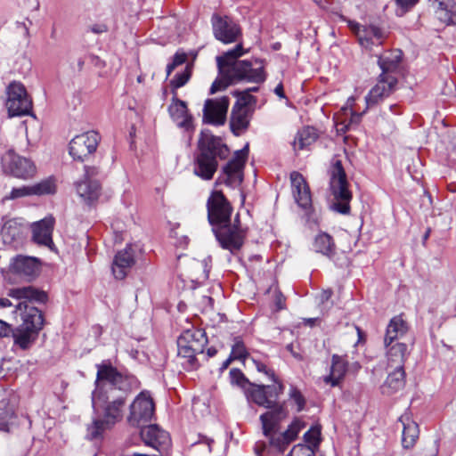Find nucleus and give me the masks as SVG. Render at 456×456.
Segmentation results:
<instances>
[{"label":"nucleus","instance_id":"39","mask_svg":"<svg viewBox=\"0 0 456 456\" xmlns=\"http://www.w3.org/2000/svg\"><path fill=\"white\" fill-rule=\"evenodd\" d=\"M402 59V52L395 50L389 54H384L379 58L378 63L382 69V74L389 75L390 71L395 70Z\"/></svg>","mask_w":456,"mask_h":456},{"label":"nucleus","instance_id":"36","mask_svg":"<svg viewBox=\"0 0 456 456\" xmlns=\"http://www.w3.org/2000/svg\"><path fill=\"white\" fill-rule=\"evenodd\" d=\"M14 345L26 350L31 346L37 338L38 332L33 329H25L19 325L15 330H12Z\"/></svg>","mask_w":456,"mask_h":456},{"label":"nucleus","instance_id":"47","mask_svg":"<svg viewBox=\"0 0 456 456\" xmlns=\"http://www.w3.org/2000/svg\"><path fill=\"white\" fill-rule=\"evenodd\" d=\"M274 383L275 384L273 386H265V388L267 390L268 398L273 400L274 403H277L276 400L278 399L280 395L283 393L284 387L281 382H278L277 379L276 382Z\"/></svg>","mask_w":456,"mask_h":456},{"label":"nucleus","instance_id":"1","mask_svg":"<svg viewBox=\"0 0 456 456\" xmlns=\"http://www.w3.org/2000/svg\"><path fill=\"white\" fill-rule=\"evenodd\" d=\"M139 385L135 377L124 375L111 365H97L92 405L94 412L102 411V416L93 418L87 425L86 437L88 440L102 438L106 430L123 419L126 398Z\"/></svg>","mask_w":456,"mask_h":456},{"label":"nucleus","instance_id":"34","mask_svg":"<svg viewBox=\"0 0 456 456\" xmlns=\"http://www.w3.org/2000/svg\"><path fill=\"white\" fill-rule=\"evenodd\" d=\"M14 404L8 398L0 400V431L10 432L15 424Z\"/></svg>","mask_w":456,"mask_h":456},{"label":"nucleus","instance_id":"27","mask_svg":"<svg viewBox=\"0 0 456 456\" xmlns=\"http://www.w3.org/2000/svg\"><path fill=\"white\" fill-rule=\"evenodd\" d=\"M346 371V360L340 355L333 354L331 358L330 374L323 377V382L330 385L331 387H337L343 380Z\"/></svg>","mask_w":456,"mask_h":456},{"label":"nucleus","instance_id":"45","mask_svg":"<svg viewBox=\"0 0 456 456\" xmlns=\"http://www.w3.org/2000/svg\"><path fill=\"white\" fill-rule=\"evenodd\" d=\"M31 196L29 185H23L18 188H12L11 192L4 196V200H12L20 198Z\"/></svg>","mask_w":456,"mask_h":456},{"label":"nucleus","instance_id":"54","mask_svg":"<svg viewBox=\"0 0 456 456\" xmlns=\"http://www.w3.org/2000/svg\"><path fill=\"white\" fill-rule=\"evenodd\" d=\"M186 61L187 55L184 53H176L173 59V62L176 66L183 64Z\"/></svg>","mask_w":456,"mask_h":456},{"label":"nucleus","instance_id":"32","mask_svg":"<svg viewBox=\"0 0 456 456\" xmlns=\"http://www.w3.org/2000/svg\"><path fill=\"white\" fill-rule=\"evenodd\" d=\"M399 420L403 424V446L404 448H411L419 437L418 424L411 419L409 413L402 415Z\"/></svg>","mask_w":456,"mask_h":456},{"label":"nucleus","instance_id":"24","mask_svg":"<svg viewBox=\"0 0 456 456\" xmlns=\"http://www.w3.org/2000/svg\"><path fill=\"white\" fill-rule=\"evenodd\" d=\"M134 254L131 245L117 253L112 264V273L116 279H124L134 265Z\"/></svg>","mask_w":456,"mask_h":456},{"label":"nucleus","instance_id":"28","mask_svg":"<svg viewBox=\"0 0 456 456\" xmlns=\"http://www.w3.org/2000/svg\"><path fill=\"white\" fill-rule=\"evenodd\" d=\"M385 348L388 364L391 367L403 368L409 354L408 346L405 343L397 341L385 346Z\"/></svg>","mask_w":456,"mask_h":456},{"label":"nucleus","instance_id":"49","mask_svg":"<svg viewBox=\"0 0 456 456\" xmlns=\"http://www.w3.org/2000/svg\"><path fill=\"white\" fill-rule=\"evenodd\" d=\"M289 397L297 404L298 411L303 410V408L305 406V399H304L303 395H301L300 391L297 387H290Z\"/></svg>","mask_w":456,"mask_h":456},{"label":"nucleus","instance_id":"46","mask_svg":"<svg viewBox=\"0 0 456 456\" xmlns=\"http://www.w3.org/2000/svg\"><path fill=\"white\" fill-rule=\"evenodd\" d=\"M191 77V68L189 66H186L185 69L176 74L174 78L171 81V85L175 88H179L183 86L189 80Z\"/></svg>","mask_w":456,"mask_h":456},{"label":"nucleus","instance_id":"2","mask_svg":"<svg viewBox=\"0 0 456 456\" xmlns=\"http://www.w3.org/2000/svg\"><path fill=\"white\" fill-rule=\"evenodd\" d=\"M245 53L242 45L237 44L233 49L216 56L219 75L210 87V94H216L243 80L256 84L265 81V61L259 59L238 61Z\"/></svg>","mask_w":456,"mask_h":456},{"label":"nucleus","instance_id":"26","mask_svg":"<svg viewBox=\"0 0 456 456\" xmlns=\"http://www.w3.org/2000/svg\"><path fill=\"white\" fill-rule=\"evenodd\" d=\"M436 18L446 25L456 23V2L454 0H429Z\"/></svg>","mask_w":456,"mask_h":456},{"label":"nucleus","instance_id":"4","mask_svg":"<svg viewBox=\"0 0 456 456\" xmlns=\"http://www.w3.org/2000/svg\"><path fill=\"white\" fill-rule=\"evenodd\" d=\"M199 150L194 166V174L204 180H211L217 169L216 159H225L230 150L220 137L209 131H202L199 139Z\"/></svg>","mask_w":456,"mask_h":456},{"label":"nucleus","instance_id":"23","mask_svg":"<svg viewBox=\"0 0 456 456\" xmlns=\"http://www.w3.org/2000/svg\"><path fill=\"white\" fill-rule=\"evenodd\" d=\"M268 411L260 416L264 434H270L272 430L279 429V423L287 417V411L282 404L273 403Z\"/></svg>","mask_w":456,"mask_h":456},{"label":"nucleus","instance_id":"19","mask_svg":"<svg viewBox=\"0 0 456 456\" xmlns=\"http://www.w3.org/2000/svg\"><path fill=\"white\" fill-rule=\"evenodd\" d=\"M10 271L27 281H31L39 273V261L32 256H17L10 265Z\"/></svg>","mask_w":456,"mask_h":456},{"label":"nucleus","instance_id":"44","mask_svg":"<svg viewBox=\"0 0 456 456\" xmlns=\"http://www.w3.org/2000/svg\"><path fill=\"white\" fill-rule=\"evenodd\" d=\"M247 355V349L243 342L239 338H235L234 344L232 347L231 358L242 360L245 359Z\"/></svg>","mask_w":456,"mask_h":456},{"label":"nucleus","instance_id":"21","mask_svg":"<svg viewBox=\"0 0 456 456\" xmlns=\"http://www.w3.org/2000/svg\"><path fill=\"white\" fill-rule=\"evenodd\" d=\"M15 313H20L22 320L20 326L39 331L44 325L41 311L26 301L20 302L15 307Z\"/></svg>","mask_w":456,"mask_h":456},{"label":"nucleus","instance_id":"10","mask_svg":"<svg viewBox=\"0 0 456 456\" xmlns=\"http://www.w3.org/2000/svg\"><path fill=\"white\" fill-rule=\"evenodd\" d=\"M155 411V405L151 395L141 392L129 407L127 421L131 426L140 427L151 420Z\"/></svg>","mask_w":456,"mask_h":456},{"label":"nucleus","instance_id":"9","mask_svg":"<svg viewBox=\"0 0 456 456\" xmlns=\"http://www.w3.org/2000/svg\"><path fill=\"white\" fill-rule=\"evenodd\" d=\"M248 154V145L235 151L234 157L224 167L223 174L216 184L224 183L229 187H239L243 181V168Z\"/></svg>","mask_w":456,"mask_h":456},{"label":"nucleus","instance_id":"7","mask_svg":"<svg viewBox=\"0 0 456 456\" xmlns=\"http://www.w3.org/2000/svg\"><path fill=\"white\" fill-rule=\"evenodd\" d=\"M1 166L4 174L21 180L31 179L37 173V167L32 160L20 156L12 150L2 156Z\"/></svg>","mask_w":456,"mask_h":456},{"label":"nucleus","instance_id":"13","mask_svg":"<svg viewBox=\"0 0 456 456\" xmlns=\"http://www.w3.org/2000/svg\"><path fill=\"white\" fill-rule=\"evenodd\" d=\"M99 142L100 135L95 131L76 135L69 142V154L74 159L83 161L96 151Z\"/></svg>","mask_w":456,"mask_h":456},{"label":"nucleus","instance_id":"37","mask_svg":"<svg viewBox=\"0 0 456 456\" xmlns=\"http://www.w3.org/2000/svg\"><path fill=\"white\" fill-rule=\"evenodd\" d=\"M248 110L233 107L231 115L230 126L235 135H240L248 126Z\"/></svg>","mask_w":456,"mask_h":456},{"label":"nucleus","instance_id":"29","mask_svg":"<svg viewBox=\"0 0 456 456\" xmlns=\"http://www.w3.org/2000/svg\"><path fill=\"white\" fill-rule=\"evenodd\" d=\"M168 112L178 126L190 129L191 117L188 114L185 102L174 98L168 107Z\"/></svg>","mask_w":456,"mask_h":456},{"label":"nucleus","instance_id":"52","mask_svg":"<svg viewBox=\"0 0 456 456\" xmlns=\"http://www.w3.org/2000/svg\"><path fill=\"white\" fill-rule=\"evenodd\" d=\"M289 456H313V452L302 446H294L289 453Z\"/></svg>","mask_w":456,"mask_h":456},{"label":"nucleus","instance_id":"60","mask_svg":"<svg viewBox=\"0 0 456 456\" xmlns=\"http://www.w3.org/2000/svg\"><path fill=\"white\" fill-rule=\"evenodd\" d=\"M314 2L322 8H326L329 4L330 0H314Z\"/></svg>","mask_w":456,"mask_h":456},{"label":"nucleus","instance_id":"8","mask_svg":"<svg viewBox=\"0 0 456 456\" xmlns=\"http://www.w3.org/2000/svg\"><path fill=\"white\" fill-rule=\"evenodd\" d=\"M6 95L5 106L10 117L24 116L30 113L32 101L20 82L10 83L6 88Z\"/></svg>","mask_w":456,"mask_h":456},{"label":"nucleus","instance_id":"15","mask_svg":"<svg viewBox=\"0 0 456 456\" xmlns=\"http://www.w3.org/2000/svg\"><path fill=\"white\" fill-rule=\"evenodd\" d=\"M229 98L208 99L203 108V120L212 125H223L226 118Z\"/></svg>","mask_w":456,"mask_h":456},{"label":"nucleus","instance_id":"59","mask_svg":"<svg viewBox=\"0 0 456 456\" xmlns=\"http://www.w3.org/2000/svg\"><path fill=\"white\" fill-rule=\"evenodd\" d=\"M331 294H332V293H331V291H330V290H325V291H323V292L322 293V295H321V299H322V301L323 302V301H327V300H329V299L330 298V297H331Z\"/></svg>","mask_w":456,"mask_h":456},{"label":"nucleus","instance_id":"56","mask_svg":"<svg viewBox=\"0 0 456 456\" xmlns=\"http://www.w3.org/2000/svg\"><path fill=\"white\" fill-rule=\"evenodd\" d=\"M274 93L276 95H278L280 98H284V91H283V86L281 83H280L274 89Z\"/></svg>","mask_w":456,"mask_h":456},{"label":"nucleus","instance_id":"16","mask_svg":"<svg viewBox=\"0 0 456 456\" xmlns=\"http://www.w3.org/2000/svg\"><path fill=\"white\" fill-rule=\"evenodd\" d=\"M144 444L160 452H166L171 445L169 434L157 425L147 426L141 430Z\"/></svg>","mask_w":456,"mask_h":456},{"label":"nucleus","instance_id":"48","mask_svg":"<svg viewBox=\"0 0 456 456\" xmlns=\"http://www.w3.org/2000/svg\"><path fill=\"white\" fill-rule=\"evenodd\" d=\"M397 5L396 14L403 16L406 12L411 9L419 0H395Z\"/></svg>","mask_w":456,"mask_h":456},{"label":"nucleus","instance_id":"3","mask_svg":"<svg viewBox=\"0 0 456 456\" xmlns=\"http://www.w3.org/2000/svg\"><path fill=\"white\" fill-rule=\"evenodd\" d=\"M208 218L212 224L216 240L223 248L238 250L244 242L245 231L240 226L238 217L231 225L232 208L220 191H214L207 201Z\"/></svg>","mask_w":456,"mask_h":456},{"label":"nucleus","instance_id":"6","mask_svg":"<svg viewBox=\"0 0 456 456\" xmlns=\"http://www.w3.org/2000/svg\"><path fill=\"white\" fill-rule=\"evenodd\" d=\"M207 344L208 338L202 330L188 329L177 339L178 355L186 358L187 362L193 367L196 355L203 354Z\"/></svg>","mask_w":456,"mask_h":456},{"label":"nucleus","instance_id":"51","mask_svg":"<svg viewBox=\"0 0 456 456\" xmlns=\"http://www.w3.org/2000/svg\"><path fill=\"white\" fill-rule=\"evenodd\" d=\"M232 380L237 385L242 386L246 381V378L243 373L238 369H232L230 370Z\"/></svg>","mask_w":456,"mask_h":456},{"label":"nucleus","instance_id":"11","mask_svg":"<svg viewBox=\"0 0 456 456\" xmlns=\"http://www.w3.org/2000/svg\"><path fill=\"white\" fill-rule=\"evenodd\" d=\"M341 19L347 22L352 32L357 37L359 44L367 50L372 51L374 46L382 45L387 37V33L377 26H362L358 22L346 20L344 16H341Z\"/></svg>","mask_w":456,"mask_h":456},{"label":"nucleus","instance_id":"33","mask_svg":"<svg viewBox=\"0 0 456 456\" xmlns=\"http://www.w3.org/2000/svg\"><path fill=\"white\" fill-rule=\"evenodd\" d=\"M405 385V372L404 368L395 367V370L390 372L382 386V393L385 395H392Z\"/></svg>","mask_w":456,"mask_h":456},{"label":"nucleus","instance_id":"12","mask_svg":"<svg viewBox=\"0 0 456 456\" xmlns=\"http://www.w3.org/2000/svg\"><path fill=\"white\" fill-rule=\"evenodd\" d=\"M211 24L216 39L224 44H232L238 41L241 36L240 26L228 16L212 15Z\"/></svg>","mask_w":456,"mask_h":456},{"label":"nucleus","instance_id":"18","mask_svg":"<svg viewBox=\"0 0 456 456\" xmlns=\"http://www.w3.org/2000/svg\"><path fill=\"white\" fill-rule=\"evenodd\" d=\"M396 83L397 79L394 76L380 74L378 83L365 97L367 105H375L387 97L395 89Z\"/></svg>","mask_w":456,"mask_h":456},{"label":"nucleus","instance_id":"58","mask_svg":"<svg viewBox=\"0 0 456 456\" xmlns=\"http://www.w3.org/2000/svg\"><path fill=\"white\" fill-rule=\"evenodd\" d=\"M276 305H277V309L278 310L283 309V307H284V298H283L282 295H278L277 296V297H276Z\"/></svg>","mask_w":456,"mask_h":456},{"label":"nucleus","instance_id":"38","mask_svg":"<svg viewBox=\"0 0 456 456\" xmlns=\"http://www.w3.org/2000/svg\"><path fill=\"white\" fill-rule=\"evenodd\" d=\"M317 139V134L314 128L307 126L299 130L293 142V148L297 151H302L313 144Z\"/></svg>","mask_w":456,"mask_h":456},{"label":"nucleus","instance_id":"5","mask_svg":"<svg viewBox=\"0 0 456 456\" xmlns=\"http://www.w3.org/2000/svg\"><path fill=\"white\" fill-rule=\"evenodd\" d=\"M330 188L335 200L331 208L343 215L349 214L352 193L348 190L346 175L339 160L335 162L330 170Z\"/></svg>","mask_w":456,"mask_h":456},{"label":"nucleus","instance_id":"50","mask_svg":"<svg viewBox=\"0 0 456 456\" xmlns=\"http://www.w3.org/2000/svg\"><path fill=\"white\" fill-rule=\"evenodd\" d=\"M252 362L259 372L265 373V375L270 377L272 380H273V382H276V377L274 375V372L272 370L268 369L265 364L255 359H252Z\"/></svg>","mask_w":456,"mask_h":456},{"label":"nucleus","instance_id":"14","mask_svg":"<svg viewBox=\"0 0 456 456\" xmlns=\"http://www.w3.org/2000/svg\"><path fill=\"white\" fill-rule=\"evenodd\" d=\"M304 428V424L297 419L293 421L287 430L280 432L279 429H274L270 434H264L269 440L270 446L282 452L286 447L296 439L300 430Z\"/></svg>","mask_w":456,"mask_h":456},{"label":"nucleus","instance_id":"63","mask_svg":"<svg viewBox=\"0 0 456 456\" xmlns=\"http://www.w3.org/2000/svg\"><path fill=\"white\" fill-rule=\"evenodd\" d=\"M216 354V349H215L214 347H210V348L208 349V357H212Z\"/></svg>","mask_w":456,"mask_h":456},{"label":"nucleus","instance_id":"57","mask_svg":"<svg viewBox=\"0 0 456 456\" xmlns=\"http://www.w3.org/2000/svg\"><path fill=\"white\" fill-rule=\"evenodd\" d=\"M12 305V302L8 298L0 297V309L10 307Z\"/></svg>","mask_w":456,"mask_h":456},{"label":"nucleus","instance_id":"31","mask_svg":"<svg viewBox=\"0 0 456 456\" xmlns=\"http://www.w3.org/2000/svg\"><path fill=\"white\" fill-rule=\"evenodd\" d=\"M7 295L15 299H25L37 303H45L47 299V295L45 291L32 286L10 289Z\"/></svg>","mask_w":456,"mask_h":456},{"label":"nucleus","instance_id":"42","mask_svg":"<svg viewBox=\"0 0 456 456\" xmlns=\"http://www.w3.org/2000/svg\"><path fill=\"white\" fill-rule=\"evenodd\" d=\"M320 436H321V428L318 426L312 427L304 436L305 443L308 444L307 446L300 445L304 448L309 449L313 453L314 450L313 448L318 446L320 443Z\"/></svg>","mask_w":456,"mask_h":456},{"label":"nucleus","instance_id":"30","mask_svg":"<svg viewBox=\"0 0 456 456\" xmlns=\"http://www.w3.org/2000/svg\"><path fill=\"white\" fill-rule=\"evenodd\" d=\"M408 331V325L401 315L393 317L386 330L384 346L397 342Z\"/></svg>","mask_w":456,"mask_h":456},{"label":"nucleus","instance_id":"17","mask_svg":"<svg viewBox=\"0 0 456 456\" xmlns=\"http://www.w3.org/2000/svg\"><path fill=\"white\" fill-rule=\"evenodd\" d=\"M96 174L97 170L95 168L86 167L85 179L76 183L77 194L86 204H93L101 195L99 182L89 178V176Z\"/></svg>","mask_w":456,"mask_h":456},{"label":"nucleus","instance_id":"20","mask_svg":"<svg viewBox=\"0 0 456 456\" xmlns=\"http://www.w3.org/2000/svg\"><path fill=\"white\" fill-rule=\"evenodd\" d=\"M290 181L295 201L301 208L308 212L312 208V198L305 178L300 173L294 171L290 174Z\"/></svg>","mask_w":456,"mask_h":456},{"label":"nucleus","instance_id":"40","mask_svg":"<svg viewBox=\"0 0 456 456\" xmlns=\"http://www.w3.org/2000/svg\"><path fill=\"white\" fill-rule=\"evenodd\" d=\"M31 196L53 195L56 192L57 185L55 179L48 177L40 182L29 185Z\"/></svg>","mask_w":456,"mask_h":456},{"label":"nucleus","instance_id":"22","mask_svg":"<svg viewBox=\"0 0 456 456\" xmlns=\"http://www.w3.org/2000/svg\"><path fill=\"white\" fill-rule=\"evenodd\" d=\"M54 226V218L53 216H48L44 219L32 224V238L33 240L48 248L53 245L52 233Z\"/></svg>","mask_w":456,"mask_h":456},{"label":"nucleus","instance_id":"61","mask_svg":"<svg viewBox=\"0 0 456 456\" xmlns=\"http://www.w3.org/2000/svg\"><path fill=\"white\" fill-rule=\"evenodd\" d=\"M177 66L175 65V63L172 61L170 64L167 66V74L169 76L171 72L176 68Z\"/></svg>","mask_w":456,"mask_h":456},{"label":"nucleus","instance_id":"64","mask_svg":"<svg viewBox=\"0 0 456 456\" xmlns=\"http://www.w3.org/2000/svg\"><path fill=\"white\" fill-rule=\"evenodd\" d=\"M208 270L207 269V264L204 265V272H203V274H202V279H208Z\"/></svg>","mask_w":456,"mask_h":456},{"label":"nucleus","instance_id":"62","mask_svg":"<svg viewBox=\"0 0 456 456\" xmlns=\"http://www.w3.org/2000/svg\"><path fill=\"white\" fill-rule=\"evenodd\" d=\"M232 360H234V359H233V358H231V356H230L228 359H226V360L223 362L222 368H223V369H226V368L230 365V363H231V362H232Z\"/></svg>","mask_w":456,"mask_h":456},{"label":"nucleus","instance_id":"43","mask_svg":"<svg viewBox=\"0 0 456 456\" xmlns=\"http://www.w3.org/2000/svg\"><path fill=\"white\" fill-rule=\"evenodd\" d=\"M234 94L237 96V102L233 107H238V109L248 110V106L256 103V98L248 94V92H235Z\"/></svg>","mask_w":456,"mask_h":456},{"label":"nucleus","instance_id":"25","mask_svg":"<svg viewBox=\"0 0 456 456\" xmlns=\"http://www.w3.org/2000/svg\"><path fill=\"white\" fill-rule=\"evenodd\" d=\"M26 231L25 224L18 218L9 219L2 227L1 235L5 245H17L20 243Z\"/></svg>","mask_w":456,"mask_h":456},{"label":"nucleus","instance_id":"53","mask_svg":"<svg viewBox=\"0 0 456 456\" xmlns=\"http://www.w3.org/2000/svg\"><path fill=\"white\" fill-rule=\"evenodd\" d=\"M11 325L0 320V338L8 336L11 333Z\"/></svg>","mask_w":456,"mask_h":456},{"label":"nucleus","instance_id":"41","mask_svg":"<svg viewBox=\"0 0 456 456\" xmlns=\"http://www.w3.org/2000/svg\"><path fill=\"white\" fill-rule=\"evenodd\" d=\"M248 398L256 403L259 406L263 407H271L273 405V400L268 398L267 390L265 386L257 385L253 386L250 390H248Z\"/></svg>","mask_w":456,"mask_h":456},{"label":"nucleus","instance_id":"35","mask_svg":"<svg viewBox=\"0 0 456 456\" xmlns=\"http://www.w3.org/2000/svg\"><path fill=\"white\" fill-rule=\"evenodd\" d=\"M313 248L315 252L328 258H332L337 250L333 238L327 232H320L315 236Z\"/></svg>","mask_w":456,"mask_h":456},{"label":"nucleus","instance_id":"55","mask_svg":"<svg viewBox=\"0 0 456 456\" xmlns=\"http://www.w3.org/2000/svg\"><path fill=\"white\" fill-rule=\"evenodd\" d=\"M91 31L95 34H102L107 31V27L103 24H96L91 27Z\"/></svg>","mask_w":456,"mask_h":456}]
</instances>
